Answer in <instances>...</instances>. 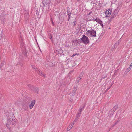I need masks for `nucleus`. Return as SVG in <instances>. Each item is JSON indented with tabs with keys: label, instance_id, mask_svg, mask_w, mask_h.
<instances>
[{
	"label": "nucleus",
	"instance_id": "f704fd0d",
	"mask_svg": "<svg viewBox=\"0 0 132 132\" xmlns=\"http://www.w3.org/2000/svg\"><path fill=\"white\" fill-rule=\"evenodd\" d=\"M50 39H51L52 38V37L51 36L50 37Z\"/></svg>",
	"mask_w": 132,
	"mask_h": 132
},
{
	"label": "nucleus",
	"instance_id": "6ab92c4d",
	"mask_svg": "<svg viewBox=\"0 0 132 132\" xmlns=\"http://www.w3.org/2000/svg\"><path fill=\"white\" fill-rule=\"evenodd\" d=\"M70 15H71V13H70L68 14V20L69 21V19L70 18Z\"/></svg>",
	"mask_w": 132,
	"mask_h": 132
},
{
	"label": "nucleus",
	"instance_id": "a211bd4d",
	"mask_svg": "<svg viewBox=\"0 0 132 132\" xmlns=\"http://www.w3.org/2000/svg\"><path fill=\"white\" fill-rule=\"evenodd\" d=\"M116 107H116L115 106L114 107V108H113V109H112L111 111L112 112H114L115 111H116V109H115V108Z\"/></svg>",
	"mask_w": 132,
	"mask_h": 132
},
{
	"label": "nucleus",
	"instance_id": "2eb2a0df",
	"mask_svg": "<svg viewBox=\"0 0 132 132\" xmlns=\"http://www.w3.org/2000/svg\"><path fill=\"white\" fill-rule=\"evenodd\" d=\"M92 20H95V21L97 22H99L100 21V20L98 19H93Z\"/></svg>",
	"mask_w": 132,
	"mask_h": 132
},
{
	"label": "nucleus",
	"instance_id": "7ed1b4c3",
	"mask_svg": "<svg viewBox=\"0 0 132 132\" xmlns=\"http://www.w3.org/2000/svg\"><path fill=\"white\" fill-rule=\"evenodd\" d=\"M87 34L90 37H95L96 36V32L94 30L91 29L87 31Z\"/></svg>",
	"mask_w": 132,
	"mask_h": 132
},
{
	"label": "nucleus",
	"instance_id": "5701e85b",
	"mask_svg": "<svg viewBox=\"0 0 132 132\" xmlns=\"http://www.w3.org/2000/svg\"><path fill=\"white\" fill-rule=\"evenodd\" d=\"M117 123V122H116L114 123V124L113 125V127H114L115 125H116V124Z\"/></svg>",
	"mask_w": 132,
	"mask_h": 132
},
{
	"label": "nucleus",
	"instance_id": "4be33fe9",
	"mask_svg": "<svg viewBox=\"0 0 132 132\" xmlns=\"http://www.w3.org/2000/svg\"><path fill=\"white\" fill-rule=\"evenodd\" d=\"M76 91V88H74L73 89V90L72 91V92L74 94L75 93Z\"/></svg>",
	"mask_w": 132,
	"mask_h": 132
},
{
	"label": "nucleus",
	"instance_id": "0eeeda50",
	"mask_svg": "<svg viewBox=\"0 0 132 132\" xmlns=\"http://www.w3.org/2000/svg\"><path fill=\"white\" fill-rule=\"evenodd\" d=\"M24 13H25L24 14L25 17L26 19L27 18H28L29 15V11L25 10L24 11Z\"/></svg>",
	"mask_w": 132,
	"mask_h": 132
},
{
	"label": "nucleus",
	"instance_id": "72a5a7b5",
	"mask_svg": "<svg viewBox=\"0 0 132 132\" xmlns=\"http://www.w3.org/2000/svg\"><path fill=\"white\" fill-rule=\"evenodd\" d=\"M2 36V35H0V40H1V38Z\"/></svg>",
	"mask_w": 132,
	"mask_h": 132
},
{
	"label": "nucleus",
	"instance_id": "7c9ffc66",
	"mask_svg": "<svg viewBox=\"0 0 132 132\" xmlns=\"http://www.w3.org/2000/svg\"><path fill=\"white\" fill-rule=\"evenodd\" d=\"M130 67H131V68H132V63H131Z\"/></svg>",
	"mask_w": 132,
	"mask_h": 132
},
{
	"label": "nucleus",
	"instance_id": "473e14b6",
	"mask_svg": "<svg viewBox=\"0 0 132 132\" xmlns=\"http://www.w3.org/2000/svg\"><path fill=\"white\" fill-rule=\"evenodd\" d=\"M52 24L53 25L54 24V23L53 22V21L52 20Z\"/></svg>",
	"mask_w": 132,
	"mask_h": 132
},
{
	"label": "nucleus",
	"instance_id": "f03ea898",
	"mask_svg": "<svg viewBox=\"0 0 132 132\" xmlns=\"http://www.w3.org/2000/svg\"><path fill=\"white\" fill-rule=\"evenodd\" d=\"M12 117H10L7 119V127L8 128H9V126L15 124L16 122L15 120L13 118L12 115Z\"/></svg>",
	"mask_w": 132,
	"mask_h": 132
},
{
	"label": "nucleus",
	"instance_id": "f8f14e48",
	"mask_svg": "<svg viewBox=\"0 0 132 132\" xmlns=\"http://www.w3.org/2000/svg\"><path fill=\"white\" fill-rule=\"evenodd\" d=\"M22 107L23 109V110L24 111H27V106L26 105H22Z\"/></svg>",
	"mask_w": 132,
	"mask_h": 132
},
{
	"label": "nucleus",
	"instance_id": "393cba45",
	"mask_svg": "<svg viewBox=\"0 0 132 132\" xmlns=\"http://www.w3.org/2000/svg\"><path fill=\"white\" fill-rule=\"evenodd\" d=\"M81 79V77H79L77 78V80L78 81H79V80H80Z\"/></svg>",
	"mask_w": 132,
	"mask_h": 132
},
{
	"label": "nucleus",
	"instance_id": "4468645a",
	"mask_svg": "<svg viewBox=\"0 0 132 132\" xmlns=\"http://www.w3.org/2000/svg\"><path fill=\"white\" fill-rule=\"evenodd\" d=\"M72 128V127H71V126L69 125L67 128V130L68 131H69Z\"/></svg>",
	"mask_w": 132,
	"mask_h": 132
},
{
	"label": "nucleus",
	"instance_id": "423d86ee",
	"mask_svg": "<svg viewBox=\"0 0 132 132\" xmlns=\"http://www.w3.org/2000/svg\"><path fill=\"white\" fill-rule=\"evenodd\" d=\"M36 71L39 74V75L41 76H43L44 77H45V76L43 74V73L42 71H41L40 70H39L38 69H37L36 70Z\"/></svg>",
	"mask_w": 132,
	"mask_h": 132
},
{
	"label": "nucleus",
	"instance_id": "a878e982",
	"mask_svg": "<svg viewBox=\"0 0 132 132\" xmlns=\"http://www.w3.org/2000/svg\"><path fill=\"white\" fill-rule=\"evenodd\" d=\"M76 121L77 120H76L75 119V120H74V121L72 123H73L74 124L75 123V122H76Z\"/></svg>",
	"mask_w": 132,
	"mask_h": 132
},
{
	"label": "nucleus",
	"instance_id": "b1692460",
	"mask_svg": "<svg viewBox=\"0 0 132 132\" xmlns=\"http://www.w3.org/2000/svg\"><path fill=\"white\" fill-rule=\"evenodd\" d=\"M4 62H3L1 64V67H2L3 66V65L4 64Z\"/></svg>",
	"mask_w": 132,
	"mask_h": 132
},
{
	"label": "nucleus",
	"instance_id": "412c9836",
	"mask_svg": "<svg viewBox=\"0 0 132 132\" xmlns=\"http://www.w3.org/2000/svg\"><path fill=\"white\" fill-rule=\"evenodd\" d=\"M75 21L73 22V23H74V25H73V26H75L76 24V18H75Z\"/></svg>",
	"mask_w": 132,
	"mask_h": 132
},
{
	"label": "nucleus",
	"instance_id": "c85d7f7f",
	"mask_svg": "<svg viewBox=\"0 0 132 132\" xmlns=\"http://www.w3.org/2000/svg\"><path fill=\"white\" fill-rule=\"evenodd\" d=\"M32 68L33 69H35L36 68V67L35 66H33L32 67Z\"/></svg>",
	"mask_w": 132,
	"mask_h": 132
},
{
	"label": "nucleus",
	"instance_id": "cd10ccee",
	"mask_svg": "<svg viewBox=\"0 0 132 132\" xmlns=\"http://www.w3.org/2000/svg\"><path fill=\"white\" fill-rule=\"evenodd\" d=\"M76 54H73V55H72V57H74L75 55H76Z\"/></svg>",
	"mask_w": 132,
	"mask_h": 132
},
{
	"label": "nucleus",
	"instance_id": "9d476101",
	"mask_svg": "<svg viewBox=\"0 0 132 132\" xmlns=\"http://www.w3.org/2000/svg\"><path fill=\"white\" fill-rule=\"evenodd\" d=\"M81 113L80 112H78V113H77V115L76 117V118H75L76 120H77L79 118V117L80 116Z\"/></svg>",
	"mask_w": 132,
	"mask_h": 132
},
{
	"label": "nucleus",
	"instance_id": "f257e3e1",
	"mask_svg": "<svg viewBox=\"0 0 132 132\" xmlns=\"http://www.w3.org/2000/svg\"><path fill=\"white\" fill-rule=\"evenodd\" d=\"M42 3L43 4V10H46L48 11L50 8L49 4L50 3V0H42Z\"/></svg>",
	"mask_w": 132,
	"mask_h": 132
},
{
	"label": "nucleus",
	"instance_id": "39448f33",
	"mask_svg": "<svg viewBox=\"0 0 132 132\" xmlns=\"http://www.w3.org/2000/svg\"><path fill=\"white\" fill-rule=\"evenodd\" d=\"M35 100H33L31 101V103L30 104L29 106L30 109H31L34 106L35 104Z\"/></svg>",
	"mask_w": 132,
	"mask_h": 132
},
{
	"label": "nucleus",
	"instance_id": "20e7f679",
	"mask_svg": "<svg viewBox=\"0 0 132 132\" xmlns=\"http://www.w3.org/2000/svg\"><path fill=\"white\" fill-rule=\"evenodd\" d=\"M81 40L85 44H88L89 42V41L88 38L84 35H83V37L81 39Z\"/></svg>",
	"mask_w": 132,
	"mask_h": 132
},
{
	"label": "nucleus",
	"instance_id": "ddd939ff",
	"mask_svg": "<svg viewBox=\"0 0 132 132\" xmlns=\"http://www.w3.org/2000/svg\"><path fill=\"white\" fill-rule=\"evenodd\" d=\"M84 106H83L82 107H80L78 110V112H80V113H81V111L84 109Z\"/></svg>",
	"mask_w": 132,
	"mask_h": 132
},
{
	"label": "nucleus",
	"instance_id": "dca6fc26",
	"mask_svg": "<svg viewBox=\"0 0 132 132\" xmlns=\"http://www.w3.org/2000/svg\"><path fill=\"white\" fill-rule=\"evenodd\" d=\"M116 15V14H114V13H113L112 14L111 16V18H113L114 17H115Z\"/></svg>",
	"mask_w": 132,
	"mask_h": 132
},
{
	"label": "nucleus",
	"instance_id": "6e6552de",
	"mask_svg": "<svg viewBox=\"0 0 132 132\" xmlns=\"http://www.w3.org/2000/svg\"><path fill=\"white\" fill-rule=\"evenodd\" d=\"M28 87L30 88L31 89H32V90H34V89L35 90V92H36L35 89H36V91L37 92L38 91V89L37 88H34V87H33V86L31 85H29L28 86Z\"/></svg>",
	"mask_w": 132,
	"mask_h": 132
},
{
	"label": "nucleus",
	"instance_id": "c756f323",
	"mask_svg": "<svg viewBox=\"0 0 132 132\" xmlns=\"http://www.w3.org/2000/svg\"><path fill=\"white\" fill-rule=\"evenodd\" d=\"M112 85H111V86H110L108 88H107V89H108V90L110 88V87L111 86H112Z\"/></svg>",
	"mask_w": 132,
	"mask_h": 132
},
{
	"label": "nucleus",
	"instance_id": "f3484780",
	"mask_svg": "<svg viewBox=\"0 0 132 132\" xmlns=\"http://www.w3.org/2000/svg\"><path fill=\"white\" fill-rule=\"evenodd\" d=\"M94 12H93L91 11L88 14V15H93Z\"/></svg>",
	"mask_w": 132,
	"mask_h": 132
},
{
	"label": "nucleus",
	"instance_id": "1a4fd4ad",
	"mask_svg": "<svg viewBox=\"0 0 132 132\" xmlns=\"http://www.w3.org/2000/svg\"><path fill=\"white\" fill-rule=\"evenodd\" d=\"M20 45L21 48H23L24 47V44L22 39L21 38L20 41Z\"/></svg>",
	"mask_w": 132,
	"mask_h": 132
},
{
	"label": "nucleus",
	"instance_id": "9b49d317",
	"mask_svg": "<svg viewBox=\"0 0 132 132\" xmlns=\"http://www.w3.org/2000/svg\"><path fill=\"white\" fill-rule=\"evenodd\" d=\"M106 13L107 14L110 15L111 13V11L110 10H107L106 11Z\"/></svg>",
	"mask_w": 132,
	"mask_h": 132
},
{
	"label": "nucleus",
	"instance_id": "aec40b11",
	"mask_svg": "<svg viewBox=\"0 0 132 132\" xmlns=\"http://www.w3.org/2000/svg\"><path fill=\"white\" fill-rule=\"evenodd\" d=\"M131 69V67H129L126 70V71H127L128 72Z\"/></svg>",
	"mask_w": 132,
	"mask_h": 132
},
{
	"label": "nucleus",
	"instance_id": "bb28decb",
	"mask_svg": "<svg viewBox=\"0 0 132 132\" xmlns=\"http://www.w3.org/2000/svg\"><path fill=\"white\" fill-rule=\"evenodd\" d=\"M74 124L73 123H71V125H70L71 126V127H72L74 125Z\"/></svg>",
	"mask_w": 132,
	"mask_h": 132
},
{
	"label": "nucleus",
	"instance_id": "2f4dec72",
	"mask_svg": "<svg viewBox=\"0 0 132 132\" xmlns=\"http://www.w3.org/2000/svg\"><path fill=\"white\" fill-rule=\"evenodd\" d=\"M118 43H117L115 44V46H117L118 45Z\"/></svg>",
	"mask_w": 132,
	"mask_h": 132
}]
</instances>
